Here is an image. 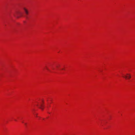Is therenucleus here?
I'll use <instances>...</instances> for the list:
<instances>
[{"label": "nucleus", "mask_w": 135, "mask_h": 135, "mask_svg": "<svg viewBox=\"0 0 135 135\" xmlns=\"http://www.w3.org/2000/svg\"><path fill=\"white\" fill-rule=\"evenodd\" d=\"M25 125L26 126L27 125V123H24Z\"/></svg>", "instance_id": "obj_6"}, {"label": "nucleus", "mask_w": 135, "mask_h": 135, "mask_svg": "<svg viewBox=\"0 0 135 135\" xmlns=\"http://www.w3.org/2000/svg\"><path fill=\"white\" fill-rule=\"evenodd\" d=\"M59 66V65H56V67L57 68H58Z\"/></svg>", "instance_id": "obj_4"}, {"label": "nucleus", "mask_w": 135, "mask_h": 135, "mask_svg": "<svg viewBox=\"0 0 135 135\" xmlns=\"http://www.w3.org/2000/svg\"><path fill=\"white\" fill-rule=\"evenodd\" d=\"M23 9L26 15L28 14V11L25 8H24Z\"/></svg>", "instance_id": "obj_2"}, {"label": "nucleus", "mask_w": 135, "mask_h": 135, "mask_svg": "<svg viewBox=\"0 0 135 135\" xmlns=\"http://www.w3.org/2000/svg\"><path fill=\"white\" fill-rule=\"evenodd\" d=\"M46 69L47 70H49V69L48 68H47V67H46Z\"/></svg>", "instance_id": "obj_5"}, {"label": "nucleus", "mask_w": 135, "mask_h": 135, "mask_svg": "<svg viewBox=\"0 0 135 135\" xmlns=\"http://www.w3.org/2000/svg\"><path fill=\"white\" fill-rule=\"evenodd\" d=\"M44 107V106L42 104H40V106L39 107V108L41 109L42 110H43L44 108L43 107Z\"/></svg>", "instance_id": "obj_3"}, {"label": "nucleus", "mask_w": 135, "mask_h": 135, "mask_svg": "<svg viewBox=\"0 0 135 135\" xmlns=\"http://www.w3.org/2000/svg\"><path fill=\"white\" fill-rule=\"evenodd\" d=\"M122 75L123 77L126 79H129L131 78V75L127 73L126 75H124L123 74Z\"/></svg>", "instance_id": "obj_1"}, {"label": "nucleus", "mask_w": 135, "mask_h": 135, "mask_svg": "<svg viewBox=\"0 0 135 135\" xmlns=\"http://www.w3.org/2000/svg\"><path fill=\"white\" fill-rule=\"evenodd\" d=\"M22 123H23V122H22Z\"/></svg>", "instance_id": "obj_8"}, {"label": "nucleus", "mask_w": 135, "mask_h": 135, "mask_svg": "<svg viewBox=\"0 0 135 135\" xmlns=\"http://www.w3.org/2000/svg\"><path fill=\"white\" fill-rule=\"evenodd\" d=\"M62 69V70H64V69Z\"/></svg>", "instance_id": "obj_7"}]
</instances>
